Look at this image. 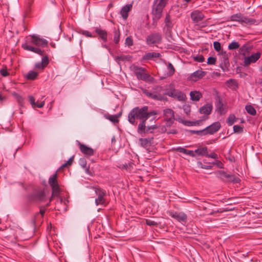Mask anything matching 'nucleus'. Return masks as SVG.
Segmentation results:
<instances>
[{
	"label": "nucleus",
	"mask_w": 262,
	"mask_h": 262,
	"mask_svg": "<svg viewBox=\"0 0 262 262\" xmlns=\"http://www.w3.org/2000/svg\"><path fill=\"white\" fill-rule=\"evenodd\" d=\"M30 40L29 42L37 47L45 48L48 45V41L44 38H40L39 36L32 35L30 36Z\"/></svg>",
	"instance_id": "12"
},
{
	"label": "nucleus",
	"mask_w": 262,
	"mask_h": 262,
	"mask_svg": "<svg viewBox=\"0 0 262 262\" xmlns=\"http://www.w3.org/2000/svg\"><path fill=\"white\" fill-rule=\"evenodd\" d=\"M21 47L25 50L33 52L42 56L41 62H37L35 64V68L36 69L43 70L50 63L49 57L45 50H41L37 47L29 45L27 43H23Z\"/></svg>",
	"instance_id": "2"
},
{
	"label": "nucleus",
	"mask_w": 262,
	"mask_h": 262,
	"mask_svg": "<svg viewBox=\"0 0 262 262\" xmlns=\"http://www.w3.org/2000/svg\"><path fill=\"white\" fill-rule=\"evenodd\" d=\"M221 62L220 67L224 72H228L229 71L230 63L228 55L222 56L221 58Z\"/></svg>",
	"instance_id": "21"
},
{
	"label": "nucleus",
	"mask_w": 262,
	"mask_h": 262,
	"mask_svg": "<svg viewBox=\"0 0 262 262\" xmlns=\"http://www.w3.org/2000/svg\"><path fill=\"white\" fill-rule=\"evenodd\" d=\"M130 69L134 72L138 79L147 81V73L146 68L132 64L130 67Z\"/></svg>",
	"instance_id": "7"
},
{
	"label": "nucleus",
	"mask_w": 262,
	"mask_h": 262,
	"mask_svg": "<svg viewBox=\"0 0 262 262\" xmlns=\"http://www.w3.org/2000/svg\"><path fill=\"white\" fill-rule=\"evenodd\" d=\"M21 185L26 192L23 195L24 201L20 206L23 212L30 213L33 206L39 205L47 201L46 192L40 187L32 184Z\"/></svg>",
	"instance_id": "1"
},
{
	"label": "nucleus",
	"mask_w": 262,
	"mask_h": 262,
	"mask_svg": "<svg viewBox=\"0 0 262 262\" xmlns=\"http://www.w3.org/2000/svg\"><path fill=\"white\" fill-rule=\"evenodd\" d=\"M167 69L168 72L167 74L168 76H171L173 75L175 72V69L171 63H168L167 65Z\"/></svg>",
	"instance_id": "43"
},
{
	"label": "nucleus",
	"mask_w": 262,
	"mask_h": 262,
	"mask_svg": "<svg viewBox=\"0 0 262 262\" xmlns=\"http://www.w3.org/2000/svg\"><path fill=\"white\" fill-rule=\"evenodd\" d=\"M94 32L104 42L107 41V32L102 29L100 27L94 28Z\"/></svg>",
	"instance_id": "19"
},
{
	"label": "nucleus",
	"mask_w": 262,
	"mask_h": 262,
	"mask_svg": "<svg viewBox=\"0 0 262 262\" xmlns=\"http://www.w3.org/2000/svg\"><path fill=\"white\" fill-rule=\"evenodd\" d=\"M213 47L214 50L217 52H219L221 50V45L219 41H215L213 42Z\"/></svg>",
	"instance_id": "52"
},
{
	"label": "nucleus",
	"mask_w": 262,
	"mask_h": 262,
	"mask_svg": "<svg viewBox=\"0 0 262 262\" xmlns=\"http://www.w3.org/2000/svg\"><path fill=\"white\" fill-rule=\"evenodd\" d=\"M157 115H158V113L155 111L148 112V119L151 118V119L149 120V121H152L158 119L159 118L157 117Z\"/></svg>",
	"instance_id": "42"
},
{
	"label": "nucleus",
	"mask_w": 262,
	"mask_h": 262,
	"mask_svg": "<svg viewBox=\"0 0 262 262\" xmlns=\"http://www.w3.org/2000/svg\"><path fill=\"white\" fill-rule=\"evenodd\" d=\"M167 213L172 218L182 224H185L187 222V216L183 212H177L170 210H168Z\"/></svg>",
	"instance_id": "10"
},
{
	"label": "nucleus",
	"mask_w": 262,
	"mask_h": 262,
	"mask_svg": "<svg viewBox=\"0 0 262 262\" xmlns=\"http://www.w3.org/2000/svg\"><path fill=\"white\" fill-rule=\"evenodd\" d=\"M29 102L30 103V104H31L33 108H35V105L36 103V102H35V98L32 96H29Z\"/></svg>",
	"instance_id": "57"
},
{
	"label": "nucleus",
	"mask_w": 262,
	"mask_h": 262,
	"mask_svg": "<svg viewBox=\"0 0 262 262\" xmlns=\"http://www.w3.org/2000/svg\"><path fill=\"white\" fill-rule=\"evenodd\" d=\"M245 110L247 112L252 116H255L256 114V111L255 108L251 105H247L245 106Z\"/></svg>",
	"instance_id": "38"
},
{
	"label": "nucleus",
	"mask_w": 262,
	"mask_h": 262,
	"mask_svg": "<svg viewBox=\"0 0 262 262\" xmlns=\"http://www.w3.org/2000/svg\"><path fill=\"white\" fill-rule=\"evenodd\" d=\"M152 208H151L150 212L148 210V212L150 214H154L156 212H157L158 211V204H157L156 203L154 204H152Z\"/></svg>",
	"instance_id": "53"
},
{
	"label": "nucleus",
	"mask_w": 262,
	"mask_h": 262,
	"mask_svg": "<svg viewBox=\"0 0 262 262\" xmlns=\"http://www.w3.org/2000/svg\"><path fill=\"white\" fill-rule=\"evenodd\" d=\"M133 57L129 55H121L119 56H117L115 57V60L117 62L119 63L120 61H132Z\"/></svg>",
	"instance_id": "28"
},
{
	"label": "nucleus",
	"mask_w": 262,
	"mask_h": 262,
	"mask_svg": "<svg viewBox=\"0 0 262 262\" xmlns=\"http://www.w3.org/2000/svg\"><path fill=\"white\" fill-rule=\"evenodd\" d=\"M44 105H45V101H42L40 103H38L37 102H36V103L35 105V108H36V107L41 108L44 106Z\"/></svg>",
	"instance_id": "64"
},
{
	"label": "nucleus",
	"mask_w": 262,
	"mask_h": 262,
	"mask_svg": "<svg viewBox=\"0 0 262 262\" xmlns=\"http://www.w3.org/2000/svg\"><path fill=\"white\" fill-rule=\"evenodd\" d=\"M125 44L128 47L133 46V40L131 36H128L126 38Z\"/></svg>",
	"instance_id": "51"
},
{
	"label": "nucleus",
	"mask_w": 262,
	"mask_h": 262,
	"mask_svg": "<svg viewBox=\"0 0 262 262\" xmlns=\"http://www.w3.org/2000/svg\"><path fill=\"white\" fill-rule=\"evenodd\" d=\"M160 224V222H155L154 221H151L150 220H148V226H157Z\"/></svg>",
	"instance_id": "60"
},
{
	"label": "nucleus",
	"mask_w": 262,
	"mask_h": 262,
	"mask_svg": "<svg viewBox=\"0 0 262 262\" xmlns=\"http://www.w3.org/2000/svg\"><path fill=\"white\" fill-rule=\"evenodd\" d=\"M230 20L232 21H239L242 23H244L250 24H253L256 21L255 19L253 18H249L243 16L241 13H238L231 15L230 17Z\"/></svg>",
	"instance_id": "13"
},
{
	"label": "nucleus",
	"mask_w": 262,
	"mask_h": 262,
	"mask_svg": "<svg viewBox=\"0 0 262 262\" xmlns=\"http://www.w3.org/2000/svg\"><path fill=\"white\" fill-rule=\"evenodd\" d=\"M206 157L211 158L212 159H217L218 158L217 155L214 152H212L210 154H208V152H207V154L206 156Z\"/></svg>",
	"instance_id": "59"
},
{
	"label": "nucleus",
	"mask_w": 262,
	"mask_h": 262,
	"mask_svg": "<svg viewBox=\"0 0 262 262\" xmlns=\"http://www.w3.org/2000/svg\"><path fill=\"white\" fill-rule=\"evenodd\" d=\"M182 123L188 126H196V125H200L201 124V121L200 120H196L195 121H190L188 120H182Z\"/></svg>",
	"instance_id": "35"
},
{
	"label": "nucleus",
	"mask_w": 262,
	"mask_h": 262,
	"mask_svg": "<svg viewBox=\"0 0 262 262\" xmlns=\"http://www.w3.org/2000/svg\"><path fill=\"white\" fill-rule=\"evenodd\" d=\"M191 18L193 23H197L203 20L204 15L203 13L199 10H195L191 13Z\"/></svg>",
	"instance_id": "20"
},
{
	"label": "nucleus",
	"mask_w": 262,
	"mask_h": 262,
	"mask_svg": "<svg viewBox=\"0 0 262 262\" xmlns=\"http://www.w3.org/2000/svg\"><path fill=\"white\" fill-rule=\"evenodd\" d=\"M194 60L199 62H202L204 61L205 58L202 55H198L196 56L193 58Z\"/></svg>",
	"instance_id": "56"
},
{
	"label": "nucleus",
	"mask_w": 262,
	"mask_h": 262,
	"mask_svg": "<svg viewBox=\"0 0 262 262\" xmlns=\"http://www.w3.org/2000/svg\"><path fill=\"white\" fill-rule=\"evenodd\" d=\"M114 33V42L115 44H118L120 41V32L119 29L116 30L114 29L113 31Z\"/></svg>",
	"instance_id": "36"
},
{
	"label": "nucleus",
	"mask_w": 262,
	"mask_h": 262,
	"mask_svg": "<svg viewBox=\"0 0 262 262\" xmlns=\"http://www.w3.org/2000/svg\"><path fill=\"white\" fill-rule=\"evenodd\" d=\"M216 61V58L214 57L210 56L207 59V64L214 65Z\"/></svg>",
	"instance_id": "49"
},
{
	"label": "nucleus",
	"mask_w": 262,
	"mask_h": 262,
	"mask_svg": "<svg viewBox=\"0 0 262 262\" xmlns=\"http://www.w3.org/2000/svg\"><path fill=\"white\" fill-rule=\"evenodd\" d=\"M58 175L55 172L49 179V184L52 188V196H58L61 192L57 181Z\"/></svg>",
	"instance_id": "8"
},
{
	"label": "nucleus",
	"mask_w": 262,
	"mask_h": 262,
	"mask_svg": "<svg viewBox=\"0 0 262 262\" xmlns=\"http://www.w3.org/2000/svg\"><path fill=\"white\" fill-rule=\"evenodd\" d=\"M79 148L80 151L84 155L91 156L94 155V150L90 147L78 142Z\"/></svg>",
	"instance_id": "18"
},
{
	"label": "nucleus",
	"mask_w": 262,
	"mask_h": 262,
	"mask_svg": "<svg viewBox=\"0 0 262 262\" xmlns=\"http://www.w3.org/2000/svg\"><path fill=\"white\" fill-rule=\"evenodd\" d=\"M165 95L176 98L179 101H184L186 99V95L182 92L176 90L173 83H170L166 89Z\"/></svg>",
	"instance_id": "5"
},
{
	"label": "nucleus",
	"mask_w": 262,
	"mask_h": 262,
	"mask_svg": "<svg viewBox=\"0 0 262 262\" xmlns=\"http://www.w3.org/2000/svg\"><path fill=\"white\" fill-rule=\"evenodd\" d=\"M217 173V177L223 182L233 183H238L241 182V179L234 174L228 173L224 170H219Z\"/></svg>",
	"instance_id": "6"
},
{
	"label": "nucleus",
	"mask_w": 262,
	"mask_h": 262,
	"mask_svg": "<svg viewBox=\"0 0 262 262\" xmlns=\"http://www.w3.org/2000/svg\"><path fill=\"white\" fill-rule=\"evenodd\" d=\"M95 191L97 198L95 199L96 205H104L105 203L104 196L106 195V191L99 187H95Z\"/></svg>",
	"instance_id": "15"
},
{
	"label": "nucleus",
	"mask_w": 262,
	"mask_h": 262,
	"mask_svg": "<svg viewBox=\"0 0 262 262\" xmlns=\"http://www.w3.org/2000/svg\"><path fill=\"white\" fill-rule=\"evenodd\" d=\"M162 40V35L160 33L154 32L148 35V45L158 44Z\"/></svg>",
	"instance_id": "17"
},
{
	"label": "nucleus",
	"mask_w": 262,
	"mask_h": 262,
	"mask_svg": "<svg viewBox=\"0 0 262 262\" xmlns=\"http://www.w3.org/2000/svg\"><path fill=\"white\" fill-rule=\"evenodd\" d=\"M253 49V46L250 43L247 42L239 48V53L245 56L247 54H249Z\"/></svg>",
	"instance_id": "24"
},
{
	"label": "nucleus",
	"mask_w": 262,
	"mask_h": 262,
	"mask_svg": "<svg viewBox=\"0 0 262 262\" xmlns=\"http://www.w3.org/2000/svg\"><path fill=\"white\" fill-rule=\"evenodd\" d=\"M205 72L198 70L190 75V80L193 81H196L202 78L205 75Z\"/></svg>",
	"instance_id": "25"
},
{
	"label": "nucleus",
	"mask_w": 262,
	"mask_h": 262,
	"mask_svg": "<svg viewBox=\"0 0 262 262\" xmlns=\"http://www.w3.org/2000/svg\"><path fill=\"white\" fill-rule=\"evenodd\" d=\"M44 105H45V101H42L40 103H38L37 102H36V103L35 105V108H36V107L41 108L44 106Z\"/></svg>",
	"instance_id": "63"
},
{
	"label": "nucleus",
	"mask_w": 262,
	"mask_h": 262,
	"mask_svg": "<svg viewBox=\"0 0 262 262\" xmlns=\"http://www.w3.org/2000/svg\"><path fill=\"white\" fill-rule=\"evenodd\" d=\"M138 144L145 148L147 147V138H140L138 141Z\"/></svg>",
	"instance_id": "44"
},
{
	"label": "nucleus",
	"mask_w": 262,
	"mask_h": 262,
	"mask_svg": "<svg viewBox=\"0 0 262 262\" xmlns=\"http://www.w3.org/2000/svg\"><path fill=\"white\" fill-rule=\"evenodd\" d=\"M190 99L193 101H199L202 97V94L199 91H191L190 93Z\"/></svg>",
	"instance_id": "29"
},
{
	"label": "nucleus",
	"mask_w": 262,
	"mask_h": 262,
	"mask_svg": "<svg viewBox=\"0 0 262 262\" xmlns=\"http://www.w3.org/2000/svg\"><path fill=\"white\" fill-rule=\"evenodd\" d=\"M128 122L133 125L138 124V120L147 119V106H136L130 110L127 116Z\"/></svg>",
	"instance_id": "3"
},
{
	"label": "nucleus",
	"mask_w": 262,
	"mask_h": 262,
	"mask_svg": "<svg viewBox=\"0 0 262 262\" xmlns=\"http://www.w3.org/2000/svg\"><path fill=\"white\" fill-rule=\"evenodd\" d=\"M174 150H175L176 151L187 155V149L183 147H179L175 148Z\"/></svg>",
	"instance_id": "58"
},
{
	"label": "nucleus",
	"mask_w": 262,
	"mask_h": 262,
	"mask_svg": "<svg viewBox=\"0 0 262 262\" xmlns=\"http://www.w3.org/2000/svg\"><path fill=\"white\" fill-rule=\"evenodd\" d=\"M148 97H150L155 100H162L164 98V96L158 93H148Z\"/></svg>",
	"instance_id": "39"
},
{
	"label": "nucleus",
	"mask_w": 262,
	"mask_h": 262,
	"mask_svg": "<svg viewBox=\"0 0 262 262\" xmlns=\"http://www.w3.org/2000/svg\"><path fill=\"white\" fill-rule=\"evenodd\" d=\"M226 83L228 84V86H234L236 88H238V83L236 80L234 79H230L226 81Z\"/></svg>",
	"instance_id": "46"
},
{
	"label": "nucleus",
	"mask_w": 262,
	"mask_h": 262,
	"mask_svg": "<svg viewBox=\"0 0 262 262\" xmlns=\"http://www.w3.org/2000/svg\"><path fill=\"white\" fill-rule=\"evenodd\" d=\"M215 94V105L216 108V111L220 115H224L226 112V108L223 102L222 98H221L220 93L216 90H214Z\"/></svg>",
	"instance_id": "9"
},
{
	"label": "nucleus",
	"mask_w": 262,
	"mask_h": 262,
	"mask_svg": "<svg viewBox=\"0 0 262 262\" xmlns=\"http://www.w3.org/2000/svg\"><path fill=\"white\" fill-rule=\"evenodd\" d=\"M167 3L168 0H154L151 13L152 18L151 25L154 28L156 27L158 21L161 18L163 9Z\"/></svg>",
	"instance_id": "4"
},
{
	"label": "nucleus",
	"mask_w": 262,
	"mask_h": 262,
	"mask_svg": "<svg viewBox=\"0 0 262 262\" xmlns=\"http://www.w3.org/2000/svg\"><path fill=\"white\" fill-rule=\"evenodd\" d=\"M34 0H26V4L27 5L28 7L30 8L32 5L33 4Z\"/></svg>",
	"instance_id": "61"
},
{
	"label": "nucleus",
	"mask_w": 262,
	"mask_h": 262,
	"mask_svg": "<svg viewBox=\"0 0 262 262\" xmlns=\"http://www.w3.org/2000/svg\"><path fill=\"white\" fill-rule=\"evenodd\" d=\"M44 105H45V101H42L40 103H38L37 102H36V103L35 105V108H36V107L41 108L44 106Z\"/></svg>",
	"instance_id": "62"
},
{
	"label": "nucleus",
	"mask_w": 262,
	"mask_h": 262,
	"mask_svg": "<svg viewBox=\"0 0 262 262\" xmlns=\"http://www.w3.org/2000/svg\"><path fill=\"white\" fill-rule=\"evenodd\" d=\"M0 74L3 77H6L9 75V73L7 71V68L6 66H3V68L0 70Z\"/></svg>",
	"instance_id": "47"
},
{
	"label": "nucleus",
	"mask_w": 262,
	"mask_h": 262,
	"mask_svg": "<svg viewBox=\"0 0 262 262\" xmlns=\"http://www.w3.org/2000/svg\"><path fill=\"white\" fill-rule=\"evenodd\" d=\"M38 76V73L35 71H31L25 76L26 78L29 80L36 79Z\"/></svg>",
	"instance_id": "33"
},
{
	"label": "nucleus",
	"mask_w": 262,
	"mask_h": 262,
	"mask_svg": "<svg viewBox=\"0 0 262 262\" xmlns=\"http://www.w3.org/2000/svg\"><path fill=\"white\" fill-rule=\"evenodd\" d=\"M260 52H257L256 53L252 54L249 56L245 57L244 61V66L248 67L251 63L256 62L260 58Z\"/></svg>",
	"instance_id": "16"
},
{
	"label": "nucleus",
	"mask_w": 262,
	"mask_h": 262,
	"mask_svg": "<svg viewBox=\"0 0 262 262\" xmlns=\"http://www.w3.org/2000/svg\"><path fill=\"white\" fill-rule=\"evenodd\" d=\"M208 148L206 146L200 147L194 150L195 155L200 156H206Z\"/></svg>",
	"instance_id": "30"
},
{
	"label": "nucleus",
	"mask_w": 262,
	"mask_h": 262,
	"mask_svg": "<svg viewBox=\"0 0 262 262\" xmlns=\"http://www.w3.org/2000/svg\"><path fill=\"white\" fill-rule=\"evenodd\" d=\"M189 132L192 135L196 134L200 136H205L203 129L200 130H190Z\"/></svg>",
	"instance_id": "50"
},
{
	"label": "nucleus",
	"mask_w": 262,
	"mask_h": 262,
	"mask_svg": "<svg viewBox=\"0 0 262 262\" xmlns=\"http://www.w3.org/2000/svg\"><path fill=\"white\" fill-rule=\"evenodd\" d=\"M165 26L167 30L170 31L173 27V24L171 21V17L169 14H167L164 19Z\"/></svg>",
	"instance_id": "31"
},
{
	"label": "nucleus",
	"mask_w": 262,
	"mask_h": 262,
	"mask_svg": "<svg viewBox=\"0 0 262 262\" xmlns=\"http://www.w3.org/2000/svg\"><path fill=\"white\" fill-rule=\"evenodd\" d=\"M39 211L38 212H36L34 217V223L35 224L38 218L39 217V215H41L40 219L41 220L43 219L44 217L45 213L46 211V208L43 207L42 205L39 206Z\"/></svg>",
	"instance_id": "27"
},
{
	"label": "nucleus",
	"mask_w": 262,
	"mask_h": 262,
	"mask_svg": "<svg viewBox=\"0 0 262 262\" xmlns=\"http://www.w3.org/2000/svg\"><path fill=\"white\" fill-rule=\"evenodd\" d=\"M221 128V124L219 121L213 122L210 125L203 129L204 132V135L206 136L207 135H213L217 132Z\"/></svg>",
	"instance_id": "14"
},
{
	"label": "nucleus",
	"mask_w": 262,
	"mask_h": 262,
	"mask_svg": "<svg viewBox=\"0 0 262 262\" xmlns=\"http://www.w3.org/2000/svg\"><path fill=\"white\" fill-rule=\"evenodd\" d=\"M239 48H240L239 43L236 41H233L231 42L230 43H229V45L228 46V49L230 50H236L238 48L239 49Z\"/></svg>",
	"instance_id": "40"
},
{
	"label": "nucleus",
	"mask_w": 262,
	"mask_h": 262,
	"mask_svg": "<svg viewBox=\"0 0 262 262\" xmlns=\"http://www.w3.org/2000/svg\"><path fill=\"white\" fill-rule=\"evenodd\" d=\"M121 113H119L118 115H108L106 116V118L108 119L112 122L114 123H118L119 122V118L121 116Z\"/></svg>",
	"instance_id": "34"
},
{
	"label": "nucleus",
	"mask_w": 262,
	"mask_h": 262,
	"mask_svg": "<svg viewBox=\"0 0 262 262\" xmlns=\"http://www.w3.org/2000/svg\"><path fill=\"white\" fill-rule=\"evenodd\" d=\"M79 164L82 168H86V160L85 158H80L79 160Z\"/></svg>",
	"instance_id": "55"
},
{
	"label": "nucleus",
	"mask_w": 262,
	"mask_h": 262,
	"mask_svg": "<svg viewBox=\"0 0 262 262\" xmlns=\"http://www.w3.org/2000/svg\"><path fill=\"white\" fill-rule=\"evenodd\" d=\"M237 120V118L235 117L234 114H230L227 119V123L229 126H231Z\"/></svg>",
	"instance_id": "41"
},
{
	"label": "nucleus",
	"mask_w": 262,
	"mask_h": 262,
	"mask_svg": "<svg viewBox=\"0 0 262 262\" xmlns=\"http://www.w3.org/2000/svg\"><path fill=\"white\" fill-rule=\"evenodd\" d=\"M80 33L88 37H95V35H93L92 33L87 30H81Z\"/></svg>",
	"instance_id": "54"
},
{
	"label": "nucleus",
	"mask_w": 262,
	"mask_h": 262,
	"mask_svg": "<svg viewBox=\"0 0 262 262\" xmlns=\"http://www.w3.org/2000/svg\"><path fill=\"white\" fill-rule=\"evenodd\" d=\"M132 8V5L131 4L126 5L122 8L120 13L123 19H126L127 18L128 16V12Z\"/></svg>",
	"instance_id": "26"
},
{
	"label": "nucleus",
	"mask_w": 262,
	"mask_h": 262,
	"mask_svg": "<svg viewBox=\"0 0 262 262\" xmlns=\"http://www.w3.org/2000/svg\"><path fill=\"white\" fill-rule=\"evenodd\" d=\"M233 128L235 133L240 134L244 132V127L240 125H234Z\"/></svg>",
	"instance_id": "45"
},
{
	"label": "nucleus",
	"mask_w": 262,
	"mask_h": 262,
	"mask_svg": "<svg viewBox=\"0 0 262 262\" xmlns=\"http://www.w3.org/2000/svg\"><path fill=\"white\" fill-rule=\"evenodd\" d=\"M212 110V104L211 103H208L201 107L199 112L201 114L209 116L211 113Z\"/></svg>",
	"instance_id": "22"
},
{
	"label": "nucleus",
	"mask_w": 262,
	"mask_h": 262,
	"mask_svg": "<svg viewBox=\"0 0 262 262\" xmlns=\"http://www.w3.org/2000/svg\"><path fill=\"white\" fill-rule=\"evenodd\" d=\"M133 165L134 163L132 162H129L128 163H125L123 164H119V165L118 166V167L122 169H125L127 171H131L132 169L133 168Z\"/></svg>",
	"instance_id": "32"
},
{
	"label": "nucleus",
	"mask_w": 262,
	"mask_h": 262,
	"mask_svg": "<svg viewBox=\"0 0 262 262\" xmlns=\"http://www.w3.org/2000/svg\"><path fill=\"white\" fill-rule=\"evenodd\" d=\"M161 56V54L158 52H148V60L155 58H159Z\"/></svg>",
	"instance_id": "48"
},
{
	"label": "nucleus",
	"mask_w": 262,
	"mask_h": 262,
	"mask_svg": "<svg viewBox=\"0 0 262 262\" xmlns=\"http://www.w3.org/2000/svg\"><path fill=\"white\" fill-rule=\"evenodd\" d=\"M147 120V119H145L143 120L140 121L139 123L137 124V133L141 136H143L146 133V132L147 131L146 126Z\"/></svg>",
	"instance_id": "23"
},
{
	"label": "nucleus",
	"mask_w": 262,
	"mask_h": 262,
	"mask_svg": "<svg viewBox=\"0 0 262 262\" xmlns=\"http://www.w3.org/2000/svg\"><path fill=\"white\" fill-rule=\"evenodd\" d=\"M12 95L17 100L18 104L20 106H23L24 104V100L22 96H21L16 92L13 93Z\"/></svg>",
	"instance_id": "37"
},
{
	"label": "nucleus",
	"mask_w": 262,
	"mask_h": 262,
	"mask_svg": "<svg viewBox=\"0 0 262 262\" xmlns=\"http://www.w3.org/2000/svg\"><path fill=\"white\" fill-rule=\"evenodd\" d=\"M174 112L171 108H166L163 111L164 120L166 122V126L170 127L174 122Z\"/></svg>",
	"instance_id": "11"
}]
</instances>
